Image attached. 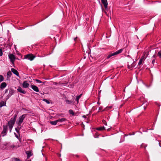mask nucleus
I'll return each mask as SVG.
<instances>
[{
  "label": "nucleus",
  "instance_id": "nucleus-1",
  "mask_svg": "<svg viewBox=\"0 0 161 161\" xmlns=\"http://www.w3.org/2000/svg\"><path fill=\"white\" fill-rule=\"evenodd\" d=\"M26 116V114H24L21 116H20L19 117L18 120L17 122V123L18 125L20 126L21 125V124L23 122L24 119L25 118Z\"/></svg>",
  "mask_w": 161,
  "mask_h": 161
},
{
  "label": "nucleus",
  "instance_id": "nucleus-2",
  "mask_svg": "<svg viewBox=\"0 0 161 161\" xmlns=\"http://www.w3.org/2000/svg\"><path fill=\"white\" fill-rule=\"evenodd\" d=\"M123 49H121L114 53H112L109 54L107 57V58L108 59L113 56L118 55V54H119L120 53H121L123 51Z\"/></svg>",
  "mask_w": 161,
  "mask_h": 161
},
{
  "label": "nucleus",
  "instance_id": "nucleus-3",
  "mask_svg": "<svg viewBox=\"0 0 161 161\" xmlns=\"http://www.w3.org/2000/svg\"><path fill=\"white\" fill-rule=\"evenodd\" d=\"M3 130L1 133V136H6L7 133L8 131V126L7 125H3Z\"/></svg>",
  "mask_w": 161,
  "mask_h": 161
},
{
  "label": "nucleus",
  "instance_id": "nucleus-4",
  "mask_svg": "<svg viewBox=\"0 0 161 161\" xmlns=\"http://www.w3.org/2000/svg\"><path fill=\"white\" fill-rule=\"evenodd\" d=\"M35 57L34 56L30 54H27L25 56V58L28 59L31 61L33 60Z\"/></svg>",
  "mask_w": 161,
  "mask_h": 161
},
{
  "label": "nucleus",
  "instance_id": "nucleus-5",
  "mask_svg": "<svg viewBox=\"0 0 161 161\" xmlns=\"http://www.w3.org/2000/svg\"><path fill=\"white\" fill-rule=\"evenodd\" d=\"M148 55V52L147 51L146 52H145L143 53V55L141 58L144 61L146 58L147 57V56Z\"/></svg>",
  "mask_w": 161,
  "mask_h": 161
},
{
  "label": "nucleus",
  "instance_id": "nucleus-6",
  "mask_svg": "<svg viewBox=\"0 0 161 161\" xmlns=\"http://www.w3.org/2000/svg\"><path fill=\"white\" fill-rule=\"evenodd\" d=\"M29 85V84L27 81H24L22 84L23 87L24 88H28Z\"/></svg>",
  "mask_w": 161,
  "mask_h": 161
},
{
  "label": "nucleus",
  "instance_id": "nucleus-7",
  "mask_svg": "<svg viewBox=\"0 0 161 161\" xmlns=\"http://www.w3.org/2000/svg\"><path fill=\"white\" fill-rule=\"evenodd\" d=\"M32 89L36 92H39V89L38 87L35 85H31V86Z\"/></svg>",
  "mask_w": 161,
  "mask_h": 161
},
{
  "label": "nucleus",
  "instance_id": "nucleus-8",
  "mask_svg": "<svg viewBox=\"0 0 161 161\" xmlns=\"http://www.w3.org/2000/svg\"><path fill=\"white\" fill-rule=\"evenodd\" d=\"M11 71L14 73V74L16 75V76H19V73L18 72V71L14 68H12L11 69Z\"/></svg>",
  "mask_w": 161,
  "mask_h": 161
},
{
  "label": "nucleus",
  "instance_id": "nucleus-9",
  "mask_svg": "<svg viewBox=\"0 0 161 161\" xmlns=\"http://www.w3.org/2000/svg\"><path fill=\"white\" fill-rule=\"evenodd\" d=\"M17 91L18 92L23 94H25L26 93L25 91L23 90L20 87H18Z\"/></svg>",
  "mask_w": 161,
  "mask_h": 161
},
{
  "label": "nucleus",
  "instance_id": "nucleus-10",
  "mask_svg": "<svg viewBox=\"0 0 161 161\" xmlns=\"http://www.w3.org/2000/svg\"><path fill=\"white\" fill-rule=\"evenodd\" d=\"M102 2L104 5L105 8L106 9L107 8L108 3L107 0H101Z\"/></svg>",
  "mask_w": 161,
  "mask_h": 161
},
{
  "label": "nucleus",
  "instance_id": "nucleus-11",
  "mask_svg": "<svg viewBox=\"0 0 161 161\" xmlns=\"http://www.w3.org/2000/svg\"><path fill=\"white\" fill-rule=\"evenodd\" d=\"M11 58V62H12V64H13L14 63V60L15 59V56L13 54H11L10 56Z\"/></svg>",
  "mask_w": 161,
  "mask_h": 161
},
{
  "label": "nucleus",
  "instance_id": "nucleus-12",
  "mask_svg": "<svg viewBox=\"0 0 161 161\" xmlns=\"http://www.w3.org/2000/svg\"><path fill=\"white\" fill-rule=\"evenodd\" d=\"M17 116L16 114H15L14 115V117L13 118H12L11 120V124H14L16 120V118Z\"/></svg>",
  "mask_w": 161,
  "mask_h": 161
},
{
  "label": "nucleus",
  "instance_id": "nucleus-13",
  "mask_svg": "<svg viewBox=\"0 0 161 161\" xmlns=\"http://www.w3.org/2000/svg\"><path fill=\"white\" fill-rule=\"evenodd\" d=\"M6 86L7 84L5 82H3L1 84L0 88L1 89H3L6 87Z\"/></svg>",
  "mask_w": 161,
  "mask_h": 161
},
{
  "label": "nucleus",
  "instance_id": "nucleus-14",
  "mask_svg": "<svg viewBox=\"0 0 161 161\" xmlns=\"http://www.w3.org/2000/svg\"><path fill=\"white\" fill-rule=\"evenodd\" d=\"M26 153L27 155V158H29L31 156V152L29 151H27L26 152Z\"/></svg>",
  "mask_w": 161,
  "mask_h": 161
},
{
  "label": "nucleus",
  "instance_id": "nucleus-15",
  "mask_svg": "<svg viewBox=\"0 0 161 161\" xmlns=\"http://www.w3.org/2000/svg\"><path fill=\"white\" fill-rule=\"evenodd\" d=\"M66 120V119L65 118H63L61 119H59L57 120V121L58 122H62L63 121H64Z\"/></svg>",
  "mask_w": 161,
  "mask_h": 161
},
{
  "label": "nucleus",
  "instance_id": "nucleus-16",
  "mask_svg": "<svg viewBox=\"0 0 161 161\" xmlns=\"http://www.w3.org/2000/svg\"><path fill=\"white\" fill-rule=\"evenodd\" d=\"M112 108V106H110L109 107H107L105 108H104L103 110L102 111H105L108 110L109 109Z\"/></svg>",
  "mask_w": 161,
  "mask_h": 161
},
{
  "label": "nucleus",
  "instance_id": "nucleus-17",
  "mask_svg": "<svg viewBox=\"0 0 161 161\" xmlns=\"http://www.w3.org/2000/svg\"><path fill=\"white\" fill-rule=\"evenodd\" d=\"M105 129V128L104 127V126H101V127H98L96 129L97 130H101V131L103 130H104Z\"/></svg>",
  "mask_w": 161,
  "mask_h": 161
},
{
  "label": "nucleus",
  "instance_id": "nucleus-18",
  "mask_svg": "<svg viewBox=\"0 0 161 161\" xmlns=\"http://www.w3.org/2000/svg\"><path fill=\"white\" fill-rule=\"evenodd\" d=\"M81 96V94H80V95L77 96L75 99V101L77 102V103L78 104L79 103V100Z\"/></svg>",
  "mask_w": 161,
  "mask_h": 161
},
{
  "label": "nucleus",
  "instance_id": "nucleus-19",
  "mask_svg": "<svg viewBox=\"0 0 161 161\" xmlns=\"http://www.w3.org/2000/svg\"><path fill=\"white\" fill-rule=\"evenodd\" d=\"M58 121H57V120H54L53 121H51L50 122V123L52 125H55L57 124L58 123Z\"/></svg>",
  "mask_w": 161,
  "mask_h": 161
},
{
  "label": "nucleus",
  "instance_id": "nucleus-20",
  "mask_svg": "<svg viewBox=\"0 0 161 161\" xmlns=\"http://www.w3.org/2000/svg\"><path fill=\"white\" fill-rule=\"evenodd\" d=\"M7 80H9V78L10 77V71H9L7 73Z\"/></svg>",
  "mask_w": 161,
  "mask_h": 161
},
{
  "label": "nucleus",
  "instance_id": "nucleus-21",
  "mask_svg": "<svg viewBox=\"0 0 161 161\" xmlns=\"http://www.w3.org/2000/svg\"><path fill=\"white\" fill-rule=\"evenodd\" d=\"M12 161H20V159L17 158H12Z\"/></svg>",
  "mask_w": 161,
  "mask_h": 161
},
{
  "label": "nucleus",
  "instance_id": "nucleus-22",
  "mask_svg": "<svg viewBox=\"0 0 161 161\" xmlns=\"http://www.w3.org/2000/svg\"><path fill=\"white\" fill-rule=\"evenodd\" d=\"M5 103L3 101H2L0 102V107H1L3 106H4L5 105Z\"/></svg>",
  "mask_w": 161,
  "mask_h": 161
},
{
  "label": "nucleus",
  "instance_id": "nucleus-23",
  "mask_svg": "<svg viewBox=\"0 0 161 161\" xmlns=\"http://www.w3.org/2000/svg\"><path fill=\"white\" fill-rule=\"evenodd\" d=\"M152 58H153V60L152 61V64L153 65H154V62H155V56L154 55H153V56L152 57Z\"/></svg>",
  "mask_w": 161,
  "mask_h": 161
},
{
  "label": "nucleus",
  "instance_id": "nucleus-24",
  "mask_svg": "<svg viewBox=\"0 0 161 161\" xmlns=\"http://www.w3.org/2000/svg\"><path fill=\"white\" fill-rule=\"evenodd\" d=\"M144 61V60H143L141 58L139 60V62L138 63V64L139 65L141 64H142L143 61Z\"/></svg>",
  "mask_w": 161,
  "mask_h": 161
},
{
  "label": "nucleus",
  "instance_id": "nucleus-25",
  "mask_svg": "<svg viewBox=\"0 0 161 161\" xmlns=\"http://www.w3.org/2000/svg\"><path fill=\"white\" fill-rule=\"evenodd\" d=\"M4 78L3 75H0V82H2Z\"/></svg>",
  "mask_w": 161,
  "mask_h": 161
},
{
  "label": "nucleus",
  "instance_id": "nucleus-26",
  "mask_svg": "<svg viewBox=\"0 0 161 161\" xmlns=\"http://www.w3.org/2000/svg\"><path fill=\"white\" fill-rule=\"evenodd\" d=\"M66 102L68 104H70L72 103L71 101L69 100H66Z\"/></svg>",
  "mask_w": 161,
  "mask_h": 161
},
{
  "label": "nucleus",
  "instance_id": "nucleus-27",
  "mask_svg": "<svg viewBox=\"0 0 161 161\" xmlns=\"http://www.w3.org/2000/svg\"><path fill=\"white\" fill-rule=\"evenodd\" d=\"M69 113L70 114H71L72 115H74V113L72 110H69Z\"/></svg>",
  "mask_w": 161,
  "mask_h": 161
},
{
  "label": "nucleus",
  "instance_id": "nucleus-28",
  "mask_svg": "<svg viewBox=\"0 0 161 161\" xmlns=\"http://www.w3.org/2000/svg\"><path fill=\"white\" fill-rule=\"evenodd\" d=\"M158 55L160 58H161V52L160 51L158 52Z\"/></svg>",
  "mask_w": 161,
  "mask_h": 161
},
{
  "label": "nucleus",
  "instance_id": "nucleus-29",
  "mask_svg": "<svg viewBox=\"0 0 161 161\" xmlns=\"http://www.w3.org/2000/svg\"><path fill=\"white\" fill-rule=\"evenodd\" d=\"M36 81L37 82V83H42V82L40 80H38V79H36Z\"/></svg>",
  "mask_w": 161,
  "mask_h": 161
},
{
  "label": "nucleus",
  "instance_id": "nucleus-30",
  "mask_svg": "<svg viewBox=\"0 0 161 161\" xmlns=\"http://www.w3.org/2000/svg\"><path fill=\"white\" fill-rule=\"evenodd\" d=\"M43 101L46 102L47 103L49 104L50 103L49 102L47 99H44Z\"/></svg>",
  "mask_w": 161,
  "mask_h": 161
},
{
  "label": "nucleus",
  "instance_id": "nucleus-31",
  "mask_svg": "<svg viewBox=\"0 0 161 161\" xmlns=\"http://www.w3.org/2000/svg\"><path fill=\"white\" fill-rule=\"evenodd\" d=\"M3 55V53L1 49L0 50V56H2Z\"/></svg>",
  "mask_w": 161,
  "mask_h": 161
},
{
  "label": "nucleus",
  "instance_id": "nucleus-32",
  "mask_svg": "<svg viewBox=\"0 0 161 161\" xmlns=\"http://www.w3.org/2000/svg\"><path fill=\"white\" fill-rule=\"evenodd\" d=\"M103 109V107H100L99 108V111H100Z\"/></svg>",
  "mask_w": 161,
  "mask_h": 161
},
{
  "label": "nucleus",
  "instance_id": "nucleus-33",
  "mask_svg": "<svg viewBox=\"0 0 161 161\" xmlns=\"http://www.w3.org/2000/svg\"><path fill=\"white\" fill-rule=\"evenodd\" d=\"M103 124L105 125H107V123L106 122H105V121H103Z\"/></svg>",
  "mask_w": 161,
  "mask_h": 161
},
{
  "label": "nucleus",
  "instance_id": "nucleus-34",
  "mask_svg": "<svg viewBox=\"0 0 161 161\" xmlns=\"http://www.w3.org/2000/svg\"><path fill=\"white\" fill-rule=\"evenodd\" d=\"M8 124L9 126L10 127V121H8Z\"/></svg>",
  "mask_w": 161,
  "mask_h": 161
},
{
  "label": "nucleus",
  "instance_id": "nucleus-35",
  "mask_svg": "<svg viewBox=\"0 0 161 161\" xmlns=\"http://www.w3.org/2000/svg\"><path fill=\"white\" fill-rule=\"evenodd\" d=\"M8 57L10 59V53H8Z\"/></svg>",
  "mask_w": 161,
  "mask_h": 161
},
{
  "label": "nucleus",
  "instance_id": "nucleus-36",
  "mask_svg": "<svg viewBox=\"0 0 161 161\" xmlns=\"http://www.w3.org/2000/svg\"><path fill=\"white\" fill-rule=\"evenodd\" d=\"M128 68L129 69H130V66H129V64L128 65Z\"/></svg>",
  "mask_w": 161,
  "mask_h": 161
},
{
  "label": "nucleus",
  "instance_id": "nucleus-37",
  "mask_svg": "<svg viewBox=\"0 0 161 161\" xmlns=\"http://www.w3.org/2000/svg\"><path fill=\"white\" fill-rule=\"evenodd\" d=\"M14 48H15V49L16 50V46L15 45H14Z\"/></svg>",
  "mask_w": 161,
  "mask_h": 161
},
{
  "label": "nucleus",
  "instance_id": "nucleus-38",
  "mask_svg": "<svg viewBox=\"0 0 161 161\" xmlns=\"http://www.w3.org/2000/svg\"><path fill=\"white\" fill-rule=\"evenodd\" d=\"M77 38V37H76L74 39V40H75V41H76V39Z\"/></svg>",
  "mask_w": 161,
  "mask_h": 161
},
{
  "label": "nucleus",
  "instance_id": "nucleus-39",
  "mask_svg": "<svg viewBox=\"0 0 161 161\" xmlns=\"http://www.w3.org/2000/svg\"><path fill=\"white\" fill-rule=\"evenodd\" d=\"M12 147L14 148V146H11V147Z\"/></svg>",
  "mask_w": 161,
  "mask_h": 161
},
{
  "label": "nucleus",
  "instance_id": "nucleus-40",
  "mask_svg": "<svg viewBox=\"0 0 161 161\" xmlns=\"http://www.w3.org/2000/svg\"><path fill=\"white\" fill-rule=\"evenodd\" d=\"M18 147H17V146H16L15 147V148H17Z\"/></svg>",
  "mask_w": 161,
  "mask_h": 161
},
{
  "label": "nucleus",
  "instance_id": "nucleus-41",
  "mask_svg": "<svg viewBox=\"0 0 161 161\" xmlns=\"http://www.w3.org/2000/svg\"><path fill=\"white\" fill-rule=\"evenodd\" d=\"M7 90H6V91H5V93H6V92H7Z\"/></svg>",
  "mask_w": 161,
  "mask_h": 161
},
{
  "label": "nucleus",
  "instance_id": "nucleus-42",
  "mask_svg": "<svg viewBox=\"0 0 161 161\" xmlns=\"http://www.w3.org/2000/svg\"><path fill=\"white\" fill-rule=\"evenodd\" d=\"M85 116H83V117H85Z\"/></svg>",
  "mask_w": 161,
  "mask_h": 161
},
{
  "label": "nucleus",
  "instance_id": "nucleus-43",
  "mask_svg": "<svg viewBox=\"0 0 161 161\" xmlns=\"http://www.w3.org/2000/svg\"><path fill=\"white\" fill-rule=\"evenodd\" d=\"M146 108H144V109H145Z\"/></svg>",
  "mask_w": 161,
  "mask_h": 161
}]
</instances>
